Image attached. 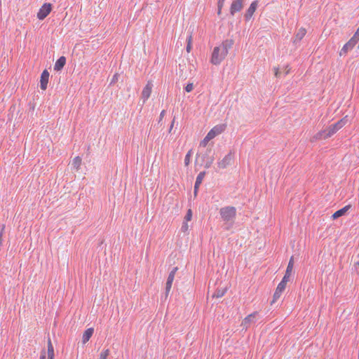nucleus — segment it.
I'll use <instances>...</instances> for the list:
<instances>
[{
  "label": "nucleus",
  "instance_id": "nucleus-1",
  "mask_svg": "<svg viewBox=\"0 0 359 359\" xmlns=\"http://www.w3.org/2000/svg\"><path fill=\"white\" fill-rule=\"evenodd\" d=\"M233 45V41L232 39H226L220 46L215 47L212 53L210 62L215 65H219L227 55L229 50L231 48Z\"/></svg>",
  "mask_w": 359,
  "mask_h": 359
},
{
  "label": "nucleus",
  "instance_id": "nucleus-2",
  "mask_svg": "<svg viewBox=\"0 0 359 359\" xmlns=\"http://www.w3.org/2000/svg\"><path fill=\"white\" fill-rule=\"evenodd\" d=\"M219 214L222 221L224 222V229H230L234 223L236 216V209L233 206H226L220 208Z\"/></svg>",
  "mask_w": 359,
  "mask_h": 359
},
{
  "label": "nucleus",
  "instance_id": "nucleus-3",
  "mask_svg": "<svg viewBox=\"0 0 359 359\" xmlns=\"http://www.w3.org/2000/svg\"><path fill=\"white\" fill-rule=\"evenodd\" d=\"M344 125L343 120H340L337 123L330 125L326 129L319 132L316 136V139H326L330 137L334 133H336L339 129H341Z\"/></svg>",
  "mask_w": 359,
  "mask_h": 359
},
{
  "label": "nucleus",
  "instance_id": "nucleus-4",
  "mask_svg": "<svg viewBox=\"0 0 359 359\" xmlns=\"http://www.w3.org/2000/svg\"><path fill=\"white\" fill-rule=\"evenodd\" d=\"M52 10V5L49 3H45L39 9L37 13V18L39 20L45 19Z\"/></svg>",
  "mask_w": 359,
  "mask_h": 359
},
{
  "label": "nucleus",
  "instance_id": "nucleus-5",
  "mask_svg": "<svg viewBox=\"0 0 359 359\" xmlns=\"http://www.w3.org/2000/svg\"><path fill=\"white\" fill-rule=\"evenodd\" d=\"M226 126L224 124L217 125L213 127L207 134V139L211 138L212 140L216 136L221 134L225 130Z\"/></svg>",
  "mask_w": 359,
  "mask_h": 359
},
{
  "label": "nucleus",
  "instance_id": "nucleus-6",
  "mask_svg": "<svg viewBox=\"0 0 359 359\" xmlns=\"http://www.w3.org/2000/svg\"><path fill=\"white\" fill-rule=\"evenodd\" d=\"M153 88V83L151 81H147L145 87L143 88L141 95V99L142 100L143 104H144L147 100L149 98Z\"/></svg>",
  "mask_w": 359,
  "mask_h": 359
},
{
  "label": "nucleus",
  "instance_id": "nucleus-7",
  "mask_svg": "<svg viewBox=\"0 0 359 359\" xmlns=\"http://www.w3.org/2000/svg\"><path fill=\"white\" fill-rule=\"evenodd\" d=\"M233 158V153L230 151V152L226 154L221 161L217 162L218 168L221 169L226 168L228 165H231Z\"/></svg>",
  "mask_w": 359,
  "mask_h": 359
},
{
  "label": "nucleus",
  "instance_id": "nucleus-8",
  "mask_svg": "<svg viewBox=\"0 0 359 359\" xmlns=\"http://www.w3.org/2000/svg\"><path fill=\"white\" fill-rule=\"evenodd\" d=\"M244 0H233L230 7V13L234 15L236 12H239L243 7Z\"/></svg>",
  "mask_w": 359,
  "mask_h": 359
},
{
  "label": "nucleus",
  "instance_id": "nucleus-9",
  "mask_svg": "<svg viewBox=\"0 0 359 359\" xmlns=\"http://www.w3.org/2000/svg\"><path fill=\"white\" fill-rule=\"evenodd\" d=\"M258 4L259 1L257 0H255L252 2L250 7L245 13V18L246 21L250 20V18H252V16L253 15L254 13L255 12L256 9L258 7Z\"/></svg>",
  "mask_w": 359,
  "mask_h": 359
},
{
  "label": "nucleus",
  "instance_id": "nucleus-10",
  "mask_svg": "<svg viewBox=\"0 0 359 359\" xmlns=\"http://www.w3.org/2000/svg\"><path fill=\"white\" fill-rule=\"evenodd\" d=\"M357 42L354 41L352 38L344 44L339 52V55L341 56L343 55H346L349 50H352L353 48L355 46Z\"/></svg>",
  "mask_w": 359,
  "mask_h": 359
},
{
  "label": "nucleus",
  "instance_id": "nucleus-11",
  "mask_svg": "<svg viewBox=\"0 0 359 359\" xmlns=\"http://www.w3.org/2000/svg\"><path fill=\"white\" fill-rule=\"evenodd\" d=\"M49 79V72L48 70L45 69L43 71L41 79H40V88L42 90H46L47 88L48 83Z\"/></svg>",
  "mask_w": 359,
  "mask_h": 359
},
{
  "label": "nucleus",
  "instance_id": "nucleus-12",
  "mask_svg": "<svg viewBox=\"0 0 359 359\" xmlns=\"http://www.w3.org/2000/svg\"><path fill=\"white\" fill-rule=\"evenodd\" d=\"M211 149H207L206 154L203 156V161L205 163V168H209L214 162L215 158L213 156H209L208 153H210Z\"/></svg>",
  "mask_w": 359,
  "mask_h": 359
},
{
  "label": "nucleus",
  "instance_id": "nucleus-13",
  "mask_svg": "<svg viewBox=\"0 0 359 359\" xmlns=\"http://www.w3.org/2000/svg\"><path fill=\"white\" fill-rule=\"evenodd\" d=\"M205 175V172L202 171L198 173V175L196 177L195 184H194V194L195 195L197 194L198 189L202 183V181Z\"/></svg>",
  "mask_w": 359,
  "mask_h": 359
},
{
  "label": "nucleus",
  "instance_id": "nucleus-14",
  "mask_svg": "<svg viewBox=\"0 0 359 359\" xmlns=\"http://www.w3.org/2000/svg\"><path fill=\"white\" fill-rule=\"evenodd\" d=\"M66 64V57L65 56L60 57L55 63L54 69L60 71Z\"/></svg>",
  "mask_w": 359,
  "mask_h": 359
},
{
  "label": "nucleus",
  "instance_id": "nucleus-15",
  "mask_svg": "<svg viewBox=\"0 0 359 359\" xmlns=\"http://www.w3.org/2000/svg\"><path fill=\"white\" fill-rule=\"evenodd\" d=\"M350 208H351V205H346L345 207L342 208L341 209L336 211L332 215V218L333 219H336L346 214V212L350 209Z\"/></svg>",
  "mask_w": 359,
  "mask_h": 359
},
{
  "label": "nucleus",
  "instance_id": "nucleus-16",
  "mask_svg": "<svg viewBox=\"0 0 359 359\" xmlns=\"http://www.w3.org/2000/svg\"><path fill=\"white\" fill-rule=\"evenodd\" d=\"M257 315V313L255 312L253 313H251L248 315L247 317L244 318V320L242 322V325L248 328V327L252 323L255 322V316Z\"/></svg>",
  "mask_w": 359,
  "mask_h": 359
},
{
  "label": "nucleus",
  "instance_id": "nucleus-17",
  "mask_svg": "<svg viewBox=\"0 0 359 359\" xmlns=\"http://www.w3.org/2000/svg\"><path fill=\"white\" fill-rule=\"evenodd\" d=\"M293 266H294V262H293V257H292L289 261V263H288L287 269H286L285 273L283 276V278H286V280H290V277L291 273L293 269Z\"/></svg>",
  "mask_w": 359,
  "mask_h": 359
},
{
  "label": "nucleus",
  "instance_id": "nucleus-18",
  "mask_svg": "<svg viewBox=\"0 0 359 359\" xmlns=\"http://www.w3.org/2000/svg\"><path fill=\"white\" fill-rule=\"evenodd\" d=\"M93 332H94V330L92 327L87 329L84 332V333L83 334V337H82V342H83V344H86L87 341H88V340L92 337V335L93 334Z\"/></svg>",
  "mask_w": 359,
  "mask_h": 359
},
{
  "label": "nucleus",
  "instance_id": "nucleus-19",
  "mask_svg": "<svg viewBox=\"0 0 359 359\" xmlns=\"http://www.w3.org/2000/svg\"><path fill=\"white\" fill-rule=\"evenodd\" d=\"M47 355L48 359H54V348L50 338L48 339Z\"/></svg>",
  "mask_w": 359,
  "mask_h": 359
},
{
  "label": "nucleus",
  "instance_id": "nucleus-20",
  "mask_svg": "<svg viewBox=\"0 0 359 359\" xmlns=\"http://www.w3.org/2000/svg\"><path fill=\"white\" fill-rule=\"evenodd\" d=\"M306 33V29L302 28V27L300 28L297 31V34L295 35V41H301L303 39V37L305 36Z\"/></svg>",
  "mask_w": 359,
  "mask_h": 359
},
{
  "label": "nucleus",
  "instance_id": "nucleus-21",
  "mask_svg": "<svg viewBox=\"0 0 359 359\" xmlns=\"http://www.w3.org/2000/svg\"><path fill=\"white\" fill-rule=\"evenodd\" d=\"M288 281L289 280H286V278H283L282 280L278 285L276 290H278V292H281L283 293Z\"/></svg>",
  "mask_w": 359,
  "mask_h": 359
},
{
  "label": "nucleus",
  "instance_id": "nucleus-22",
  "mask_svg": "<svg viewBox=\"0 0 359 359\" xmlns=\"http://www.w3.org/2000/svg\"><path fill=\"white\" fill-rule=\"evenodd\" d=\"M72 165L74 169L79 170L81 165V158L79 156L75 157L72 161Z\"/></svg>",
  "mask_w": 359,
  "mask_h": 359
},
{
  "label": "nucleus",
  "instance_id": "nucleus-23",
  "mask_svg": "<svg viewBox=\"0 0 359 359\" xmlns=\"http://www.w3.org/2000/svg\"><path fill=\"white\" fill-rule=\"evenodd\" d=\"M178 270V267H174L172 271L169 273L168 277L167 278V281L168 283H172L173 280L175 278V273Z\"/></svg>",
  "mask_w": 359,
  "mask_h": 359
},
{
  "label": "nucleus",
  "instance_id": "nucleus-24",
  "mask_svg": "<svg viewBox=\"0 0 359 359\" xmlns=\"http://www.w3.org/2000/svg\"><path fill=\"white\" fill-rule=\"evenodd\" d=\"M191 156H192V150L191 149L187 153L185 158H184V165L186 166H188L189 165Z\"/></svg>",
  "mask_w": 359,
  "mask_h": 359
},
{
  "label": "nucleus",
  "instance_id": "nucleus-25",
  "mask_svg": "<svg viewBox=\"0 0 359 359\" xmlns=\"http://www.w3.org/2000/svg\"><path fill=\"white\" fill-rule=\"evenodd\" d=\"M191 40H192V36L191 34H189L188 37L187 38V45L186 47L187 51L189 53L192 48L191 46Z\"/></svg>",
  "mask_w": 359,
  "mask_h": 359
},
{
  "label": "nucleus",
  "instance_id": "nucleus-26",
  "mask_svg": "<svg viewBox=\"0 0 359 359\" xmlns=\"http://www.w3.org/2000/svg\"><path fill=\"white\" fill-rule=\"evenodd\" d=\"M281 294H282L281 292H278V290H276V291L273 294V300L271 302V304H273L274 302H276L280 298Z\"/></svg>",
  "mask_w": 359,
  "mask_h": 359
},
{
  "label": "nucleus",
  "instance_id": "nucleus-27",
  "mask_svg": "<svg viewBox=\"0 0 359 359\" xmlns=\"http://www.w3.org/2000/svg\"><path fill=\"white\" fill-rule=\"evenodd\" d=\"M109 354V349L104 350L101 352L98 359H107Z\"/></svg>",
  "mask_w": 359,
  "mask_h": 359
},
{
  "label": "nucleus",
  "instance_id": "nucleus-28",
  "mask_svg": "<svg viewBox=\"0 0 359 359\" xmlns=\"http://www.w3.org/2000/svg\"><path fill=\"white\" fill-rule=\"evenodd\" d=\"M172 283L166 282L165 292V297H167L168 296L170 289L172 287Z\"/></svg>",
  "mask_w": 359,
  "mask_h": 359
},
{
  "label": "nucleus",
  "instance_id": "nucleus-29",
  "mask_svg": "<svg viewBox=\"0 0 359 359\" xmlns=\"http://www.w3.org/2000/svg\"><path fill=\"white\" fill-rule=\"evenodd\" d=\"M191 217H192V212H191V210H188V211L187 212V214L184 217V221L185 222H189L191 219Z\"/></svg>",
  "mask_w": 359,
  "mask_h": 359
},
{
  "label": "nucleus",
  "instance_id": "nucleus-30",
  "mask_svg": "<svg viewBox=\"0 0 359 359\" xmlns=\"http://www.w3.org/2000/svg\"><path fill=\"white\" fill-rule=\"evenodd\" d=\"M5 224H1L0 225V246L2 244V236L5 231Z\"/></svg>",
  "mask_w": 359,
  "mask_h": 359
},
{
  "label": "nucleus",
  "instance_id": "nucleus-31",
  "mask_svg": "<svg viewBox=\"0 0 359 359\" xmlns=\"http://www.w3.org/2000/svg\"><path fill=\"white\" fill-rule=\"evenodd\" d=\"M194 89V84L192 83H189L184 88V90L187 92H191Z\"/></svg>",
  "mask_w": 359,
  "mask_h": 359
},
{
  "label": "nucleus",
  "instance_id": "nucleus-32",
  "mask_svg": "<svg viewBox=\"0 0 359 359\" xmlns=\"http://www.w3.org/2000/svg\"><path fill=\"white\" fill-rule=\"evenodd\" d=\"M188 222L184 221L181 227V231L182 232H186L189 229Z\"/></svg>",
  "mask_w": 359,
  "mask_h": 359
},
{
  "label": "nucleus",
  "instance_id": "nucleus-33",
  "mask_svg": "<svg viewBox=\"0 0 359 359\" xmlns=\"http://www.w3.org/2000/svg\"><path fill=\"white\" fill-rule=\"evenodd\" d=\"M212 139L210 137L207 139V135L204 137V139L201 142L200 145L201 147H205L208 144V142L211 140Z\"/></svg>",
  "mask_w": 359,
  "mask_h": 359
},
{
  "label": "nucleus",
  "instance_id": "nucleus-34",
  "mask_svg": "<svg viewBox=\"0 0 359 359\" xmlns=\"http://www.w3.org/2000/svg\"><path fill=\"white\" fill-rule=\"evenodd\" d=\"M351 38L358 43L359 41V27Z\"/></svg>",
  "mask_w": 359,
  "mask_h": 359
},
{
  "label": "nucleus",
  "instance_id": "nucleus-35",
  "mask_svg": "<svg viewBox=\"0 0 359 359\" xmlns=\"http://www.w3.org/2000/svg\"><path fill=\"white\" fill-rule=\"evenodd\" d=\"M118 74H115L112 79H111V81L110 82V84H112V83H116L117 81H118Z\"/></svg>",
  "mask_w": 359,
  "mask_h": 359
},
{
  "label": "nucleus",
  "instance_id": "nucleus-36",
  "mask_svg": "<svg viewBox=\"0 0 359 359\" xmlns=\"http://www.w3.org/2000/svg\"><path fill=\"white\" fill-rule=\"evenodd\" d=\"M224 294V291H222V292L217 291V292H215V294L213 295V297H216L217 298H219V297H222Z\"/></svg>",
  "mask_w": 359,
  "mask_h": 359
},
{
  "label": "nucleus",
  "instance_id": "nucleus-37",
  "mask_svg": "<svg viewBox=\"0 0 359 359\" xmlns=\"http://www.w3.org/2000/svg\"><path fill=\"white\" fill-rule=\"evenodd\" d=\"M165 114V110L161 111L160 116H159V121H161L163 119Z\"/></svg>",
  "mask_w": 359,
  "mask_h": 359
},
{
  "label": "nucleus",
  "instance_id": "nucleus-38",
  "mask_svg": "<svg viewBox=\"0 0 359 359\" xmlns=\"http://www.w3.org/2000/svg\"><path fill=\"white\" fill-rule=\"evenodd\" d=\"M224 1H225V0H218L217 6L223 7Z\"/></svg>",
  "mask_w": 359,
  "mask_h": 359
},
{
  "label": "nucleus",
  "instance_id": "nucleus-39",
  "mask_svg": "<svg viewBox=\"0 0 359 359\" xmlns=\"http://www.w3.org/2000/svg\"><path fill=\"white\" fill-rule=\"evenodd\" d=\"M274 71H275V76L276 77H278L280 74V72L279 71L278 68H274Z\"/></svg>",
  "mask_w": 359,
  "mask_h": 359
},
{
  "label": "nucleus",
  "instance_id": "nucleus-40",
  "mask_svg": "<svg viewBox=\"0 0 359 359\" xmlns=\"http://www.w3.org/2000/svg\"><path fill=\"white\" fill-rule=\"evenodd\" d=\"M46 353L45 351H43L41 353L40 359H46Z\"/></svg>",
  "mask_w": 359,
  "mask_h": 359
},
{
  "label": "nucleus",
  "instance_id": "nucleus-41",
  "mask_svg": "<svg viewBox=\"0 0 359 359\" xmlns=\"http://www.w3.org/2000/svg\"><path fill=\"white\" fill-rule=\"evenodd\" d=\"M290 68L288 67V65H287L285 68V74L287 75L290 72Z\"/></svg>",
  "mask_w": 359,
  "mask_h": 359
},
{
  "label": "nucleus",
  "instance_id": "nucleus-42",
  "mask_svg": "<svg viewBox=\"0 0 359 359\" xmlns=\"http://www.w3.org/2000/svg\"><path fill=\"white\" fill-rule=\"evenodd\" d=\"M222 8V7H218V10H217V14H218V15H220V14H221Z\"/></svg>",
  "mask_w": 359,
  "mask_h": 359
},
{
  "label": "nucleus",
  "instance_id": "nucleus-43",
  "mask_svg": "<svg viewBox=\"0 0 359 359\" xmlns=\"http://www.w3.org/2000/svg\"><path fill=\"white\" fill-rule=\"evenodd\" d=\"M173 125H174V120L172 121V123H171V125H170V126L169 132H170V131H171V130L172 129Z\"/></svg>",
  "mask_w": 359,
  "mask_h": 359
}]
</instances>
